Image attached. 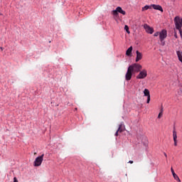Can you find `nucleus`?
Here are the masks:
<instances>
[{"instance_id": "f257e3e1", "label": "nucleus", "mask_w": 182, "mask_h": 182, "mask_svg": "<svg viewBox=\"0 0 182 182\" xmlns=\"http://www.w3.org/2000/svg\"><path fill=\"white\" fill-rule=\"evenodd\" d=\"M142 68L141 65L137 63H134L129 65L125 75L126 80H130L132 79V76H133V73H139V72L141 70Z\"/></svg>"}, {"instance_id": "f03ea898", "label": "nucleus", "mask_w": 182, "mask_h": 182, "mask_svg": "<svg viewBox=\"0 0 182 182\" xmlns=\"http://www.w3.org/2000/svg\"><path fill=\"white\" fill-rule=\"evenodd\" d=\"M174 22H175V26L176 28L178 29V31H179V33L182 38V18H180V16H176L174 18Z\"/></svg>"}, {"instance_id": "7ed1b4c3", "label": "nucleus", "mask_w": 182, "mask_h": 182, "mask_svg": "<svg viewBox=\"0 0 182 182\" xmlns=\"http://www.w3.org/2000/svg\"><path fill=\"white\" fill-rule=\"evenodd\" d=\"M43 156H45V154H42L41 156L37 157L34 161V166L35 167H39V166H41V164H42V161H43Z\"/></svg>"}, {"instance_id": "20e7f679", "label": "nucleus", "mask_w": 182, "mask_h": 182, "mask_svg": "<svg viewBox=\"0 0 182 182\" xmlns=\"http://www.w3.org/2000/svg\"><path fill=\"white\" fill-rule=\"evenodd\" d=\"M119 14H122V15H126V11H124L122 7L118 6L117 7L116 10L112 11V14L115 16H117Z\"/></svg>"}, {"instance_id": "39448f33", "label": "nucleus", "mask_w": 182, "mask_h": 182, "mask_svg": "<svg viewBox=\"0 0 182 182\" xmlns=\"http://www.w3.org/2000/svg\"><path fill=\"white\" fill-rule=\"evenodd\" d=\"M145 77H147V70L144 69L139 72V74L136 76V79H145Z\"/></svg>"}, {"instance_id": "423d86ee", "label": "nucleus", "mask_w": 182, "mask_h": 182, "mask_svg": "<svg viewBox=\"0 0 182 182\" xmlns=\"http://www.w3.org/2000/svg\"><path fill=\"white\" fill-rule=\"evenodd\" d=\"M167 38V31L164 29L159 33L160 41H164Z\"/></svg>"}, {"instance_id": "0eeeda50", "label": "nucleus", "mask_w": 182, "mask_h": 182, "mask_svg": "<svg viewBox=\"0 0 182 182\" xmlns=\"http://www.w3.org/2000/svg\"><path fill=\"white\" fill-rule=\"evenodd\" d=\"M144 28L147 33H150L151 35L154 32V29L147 24L144 25Z\"/></svg>"}, {"instance_id": "6e6552de", "label": "nucleus", "mask_w": 182, "mask_h": 182, "mask_svg": "<svg viewBox=\"0 0 182 182\" xmlns=\"http://www.w3.org/2000/svg\"><path fill=\"white\" fill-rule=\"evenodd\" d=\"M141 143H143L144 146H146L149 144V139H147L146 136H141L139 137Z\"/></svg>"}, {"instance_id": "1a4fd4ad", "label": "nucleus", "mask_w": 182, "mask_h": 182, "mask_svg": "<svg viewBox=\"0 0 182 182\" xmlns=\"http://www.w3.org/2000/svg\"><path fill=\"white\" fill-rule=\"evenodd\" d=\"M144 96L147 97L146 103H150V91H149L148 89H145L144 90Z\"/></svg>"}, {"instance_id": "9d476101", "label": "nucleus", "mask_w": 182, "mask_h": 182, "mask_svg": "<svg viewBox=\"0 0 182 182\" xmlns=\"http://www.w3.org/2000/svg\"><path fill=\"white\" fill-rule=\"evenodd\" d=\"M171 171L172 173L173 178L176 180V181L181 182V180H180V178L178 177V176L176 174V172H174V169H173V168H171Z\"/></svg>"}, {"instance_id": "9b49d317", "label": "nucleus", "mask_w": 182, "mask_h": 182, "mask_svg": "<svg viewBox=\"0 0 182 182\" xmlns=\"http://www.w3.org/2000/svg\"><path fill=\"white\" fill-rule=\"evenodd\" d=\"M136 62H139V60H141V59L143 58V55L141 54V53L139 52V50H136Z\"/></svg>"}, {"instance_id": "f8f14e48", "label": "nucleus", "mask_w": 182, "mask_h": 182, "mask_svg": "<svg viewBox=\"0 0 182 182\" xmlns=\"http://www.w3.org/2000/svg\"><path fill=\"white\" fill-rule=\"evenodd\" d=\"M151 6L154 9H156V11H160L161 12H163V7H161V6L152 4Z\"/></svg>"}, {"instance_id": "ddd939ff", "label": "nucleus", "mask_w": 182, "mask_h": 182, "mask_svg": "<svg viewBox=\"0 0 182 182\" xmlns=\"http://www.w3.org/2000/svg\"><path fill=\"white\" fill-rule=\"evenodd\" d=\"M133 50V47H129L127 50V52H126V55L127 56H130V55H132V52Z\"/></svg>"}, {"instance_id": "4468645a", "label": "nucleus", "mask_w": 182, "mask_h": 182, "mask_svg": "<svg viewBox=\"0 0 182 182\" xmlns=\"http://www.w3.org/2000/svg\"><path fill=\"white\" fill-rule=\"evenodd\" d=\"M117 131H118L119 133L123 132V125H122V124H119Z\"/></svg>"}, {"instance_id": "2eb2a0df", "label": "nucleus", "mask_w": 182, "mask_h": 182, "mask_svg": "<svg viewBox=\"0 0 182 182\" xmlns=\"http://www.w3.org/2000/svg\"><path fill=\"white\" fill-rule=\"evenodd\" d=\"M173 140H177V132L175 130L173 132Z\"/></svg>"}, {"instance_id": "dca6fc26", "label": "nucleus", "mask_w": 182, "mask_h": 182, "mask_svg": "<svg viewBox=\"0 0 182 182\" xmlns=\"http://www.w3.org/2000/svg\"><path fill=\"white\" fill-rule=\"evenodd\" d=\"M150 6H147V5H146L145 6H144L143 8H142V11H147V9H150Z\"/></svg>"}, {"instance_id": "f3484780", "label": "nucleus", "mask_w": 182, "mask_h": 182, "mask_svg": "<svg viewBox=\"0 0 182 182\" xmlns=\"http://www.w3.org/2000/svg\"><path fill=\"white\" fill-rule=\"evenodd\" d=\"M124 31H126L127 33H130V31H129V26L125 25Z\"/></svg>"}, {"instance_id": "a211bd4d", "label": "nucleus", "mask_w": 182, "mask_h": 182, "mask_svg": "<svg viewBox=\"0 0 182 182\" xmlns=\"http://www.w3.org/2000/svg\"><path fill=\"white\" fill-rule=\"evenodd\" d=\"M162 116H163V113L162 112H159V114L158 115V119H161Z\"/></svg>"}, {"instance_id": "6ab92c4d", "label": "nucleus", "mask_w": 182, "mask_h": 182, "mask_svg": "<svg viewBox=\"0 0 182 182\" xmlns=\"http://www.w3.org/2000/svg\"><path fill=\"white\" fill-rule=\"evenodd\" d=\"M161 43L162 45V46H164V45H166V41H164V40L161 41Z\"/></svg>"}, {"instance_id": "aec40b11", "label": "nucleus", "mask_w": 182, "mask_h": 182, "mask_svg": "<svg viewBox=\"0 0 182 182\" xmlns=\"http://www.w3.org/2000/svg\"><path fill=\"white\" fill-rule=\"evenodd\" d=\"M160 36V32H156L154 34V36Z\"/></svg>"}, {"instance_id": "412c9836", "label": "nucleus", "mask_w": 182, "mask_h": 182, "mask_svg": "<svg viewBox=\"0 0 182 182\" xmlns=\"http://www.w3.org/2000/svg\"><path fill=\"white\" fill-rule=\"evenodd\" d=\"M174 36L176 38V39H177L178 38V36H177V32H174Z\"/></svg>"}, {"instance_id": "4be33fe9", "label": "nucleus", "mask_w": 182, "mask_h": 182, "mask_svg": "<svg viewBox=\"0 0 182 182\" xmlns=\"http://www.w3.org/2000/svg\"><path fill=\"white\" fill-rule=\"evenodd\" d=\"M14 182H18V178H16V177L14 178Z\"/></svg>"}, {"instance_id": "5701e85b", "label": "nucleus", "mask_w": 182, "mask_h": 182, "mask_svg": "<svg viewBox=\"0 0 182 182\" xmlns=\"http://www.w3.org/2000/svg\"><path fill=\"white\" fill-rule=\"evenodd\" d=\"M173 141H174V146H177V139H175Z\"/></svg>"}, {"instance_id": "b1692460", "label": "nucleus", "mask_w": 182, "mask_h": 182, "mask_svg": "<svg viewBox=\"0 0 182 182\" xmlns=\"http://www.w3.org/2000/svg\"><path fill=\"white\" fill-rule=\"evenodd\" d=\"M119 133H120L119 132L117 131L116 133H115V136H119Z\"/></svg>"}, {"instance_id": "393cba45", "label": "nucleus", "mask_w": 182, "mask_h": 182, "mask_svg": "<svg viewBox=\"0 0 182 182\" xmlns=\"http://www.w3.org/2000/svg\"><path fill=\"white\" fill-rule=\"evenodd\" d=\"M164 109H163V107H161V109H160V113H163Z\"/></svg>"}, {"instance_id": "a878e982", "label": "nucleus", "mask_w": 182, "mask_h": 182, "mask_svg": "<svg viewBox=\"0 0 182 182\" xmlns=\"http://www.w3.org/2000/svg\"><path fill=\"white\" fill-rule=\"evenodd\" d=\"M165 157L167 159V154H166V152L164 153Z\"/></svg>"}, {"instance_id": "bb28decb", "label": "nucleus", "mask_w": 182, "mask_h": 182, "mask_svg": "<svg viewBox=\"0 0 182 182\" xmlns=\"http://www.w3.org/2000/svg\"><path fill=\"white\" fill-rule=\"evenodd\" d=\"M128 163H129L130 164H133V161H129Z\"/></svg>"}, {"instance_id": "cd10ccee", "label": "nucleus", "mask_w": 182, "mask_h": 182, "mask_svg": "<svg viewBox=\"0 0 182 182\" xmlns=\"http://www.w3.org/2000/svg\"><path fill=\"white\" fill-rule=\"evenodd\" d=\"M0 49H1V50H4V48H2V47H1Z\"/></svg>"}]
</instances>
